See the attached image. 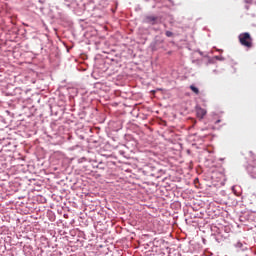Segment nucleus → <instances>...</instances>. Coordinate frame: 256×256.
<instances>
[{
  "instance_id": "nucleus-4",
  "label": "nucleus",
  "mask_w": 256,
  "mask_h": 256,
  "mask_svg": "<svg viewBox=\"0 0 256 256\" xmlns=\"http://www.w3.org/2000/svg\"><path fill=\"white\" fill-rule=\"evenodd\" d=\"M190 90L194 92V94L198 95L200 94L199 89L195 85H190Z\"/></svg>"
},
{
  "instance_id": "nucleus-2",
  "label": "nucleus",
  "mask_w": 256,
  "mask_h": 256,
  "mask_svg": "<svg viewBox=\"0 0 256 256\" xmlns=\"http://www.w3.org/2000/svg\"><path fill=\"white\" fill-rule=\"evenodd\" d=\"M157 21H158V16H155V15H147L144 18L145 24L156 25Z\"/></svg>"
},
{
  "instance_id": "nucleus-7",
  "label": "nucleus",
  "mask_w": 256,
  "mask_h": 256,
  "mask_svg": "<svg viewBox=\"0 0 256 256\" xmlns=\"http://www.w3.org/2000/svg\"><path fill=\"white\" fill-rule=\"evenodd\" d=\"M219 122H221V120H217V122H216V123H219Z\"/></svg>"
},
{
  "instance_id": "nucleus-5",
  "label": "nucleus",
  "mask_w": 256,
  "mask_h": 256,
  "mask_svg": "<svg viewBox=\"0 0 256 256\" xmlns=\"http://www.w3.org/2000/svg\"><path fill=\"white\" fill-rule=\"evenodd\" d=\"M166 36L171 38L173 36V32H171V30H166Z\"/></svg>"
},
{
  "instance_id": "nucleus-3",
  "label": "nucleus",
  "mask_w": 256,
  "mask_h": 256,
  "mask_svg": "<svg viewBox=\"0 0 256 256\" xmlns=\"http://www.w3.org/2000/svg\"><path fill=\"white\" fill-rule=\"evenodd\" d=\"M196 115H197V118L203 119L205 117V115H207V110H205L203 108H200V107H197L196 108Z\"/></svg>"
},
{
  "instance_id": "nucleus-1",
  "label": "nucleus",
  "mask_w": 256,
  "mask_h": 256,
  "mask_svg": "<svg viewBox=\"0 0 256 256\" xmlns=\"http://www.w3.org/2000/svg\"><path fill=\"white\" fill-rule=\"evenodd\" d=\"M238 41L244 48H253V38L249 32L240 33V35H238Z\"/></svg>"
},
{
  "instance_id": "nucleus-6",
  "label": "nucleus",
  "mask_w": 256,
  "mask_h": 256,
  "mask_svg": "<svg viewBox=\"0 0 256 256\" xmlns=\"http://www.w3.org/2000/svg\"><path fill=\"white\" fill-rule=\"evenodd\" d=\"M245 3L251 4L253 0H244Z\"/></svg>"
}]
</instances>
